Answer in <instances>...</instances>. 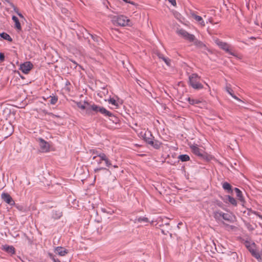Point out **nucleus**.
<instances>
[{
	"label": "nucleus",
	"mask_w": 262,
	"mask_h": 262,
	"mask_svg": "<svg viewBox=\"0 0 262 262\" xmlns=\"http://www.w3.org/2000/svg\"><path fill=\"white\" fill-rule=\"evenodd\" d=\"M190 148L192 152L196 156L203 157L204 155V150L199 148L198 145L193 144L190 145Z\"/></svg>",
	"instance_id": "11"
},
{
	"label": "nucleus",
	"mask_w": 262,
	"mask_h": 262,
	"mask_svg": "<svg viewBox=\"0 0 262 262\" xmlns=\"http://www.w3.org/2000/svg\"><path fill=\"white\" fill-rule=\"evenodd\" d=\"M187 100L190 104L194 105L201 103V101L198 99H194L191 98H188Z\"/></svg>",
	"instance_id": "28"
},
{
	"label": "nucleus",
	"mask_w": 262,
	"mask_h": 262,
	"mask_svg": "<svg viewBox=\"0 0 262 262\" xmlns=\"http://www.w3.org/2000/svg\"><path fill=\"white\" fill-rule=\"evenodd\" d=\"M140 137H142L146 143L150 144L156 149L160 148L161 143L157 140H154V137L151 135L150 132L148 130H141L139 133Z\"/></svg>",
	"instance_id": "1"
},
{
	"label": "nucleus",
	"mask_w": 262,
	"mask_h": 262,
	"mask_svg": "<svg viewBox=\"0 0 262 262\" xmlns=\"http://www.w3.org/2000/svg\"><path fill=\"white\" fill-rule=\"evenodd\" d=\"M108 102L115 106H118L119 104L121 103L119 102V100H118V101L116 100L113 98H111L110 99H108Z\"/></svg>",
	"instance_id": "27"
},
{
	"label": "nucleus",
	"mask_w": 262,
	"mask_h": 262,
	"mask_svg": "<svg viewBox=\"0 0 262 262\" xmlns=\"http://www.w3.org/2000/svg\"><path fill=\"white\" fill-rule=\"evenodd\" d=\"M93 154H96L95 156H94L93 157V159H95L97 157H99L100 158L101 160H103V161H104L105 165L107 167H110L112 165V164L111 163V161L110 160V159L108 158V157L106 156V155L103 152H98L96 151V152L93 151Z\"/></svg>",
	"instance_id": "7"
},
{
	"label": "nucleus",
	"mask_w": 262,
	"mask_h": 262,
	"mask_svg": "<svg viewBox=\"0 0 262 262\" xmlns=\"http://www.w3.org/2000/svg\"><path fill=\"white\" fill-rule=\"evenodd\" d=\"M126 3H128L129 4H131L132 5H135V3H134V2L133 1H125Z\"/></svg>",
	"instance_id": "41"
},
{
	"label": "nucleus",
	"mask_w": 262,
	"mask_h": 262,
	"mask_svg": "<svg viewBox=\"0 0 262 262\" xmlns=\"http://www.w3.org/2000/svg\"><path fill=\"white\" fill-rule=\"evenodd\" d=\"M173 13L174 15L175 16V17H177V18H178L180 16V14L177 11H173Z\"/></svg>",
	"instance_id": "39"
},
{
	"label": "nucleus",
	"mask_w": 262,
	"mask_h": 262,
	"mask_svg": "<svg viewBox=\"0 0 262 262\" xmlns=\"http://www.w3.org/2000/svg\"><path fill=\"white\" fill-rule=\"evenodd\" d=\"M77 106L82 110H85L86 114H90V103L86 101L79 102L77 103Z\"/></svg>",
	"instance_id": "8"
},
{
	"label": "nucleus",
	"mask_w": 262,
	"mask_h": 262,
	"mask_svg": "<svg viewBox=\"0 0 262 262\" xmlns=\"http://www.w3.org/2000/svg\"><path fill=\"white\" fill-rule=\"evenodd\" d=\"M161 231L162 232L163 234H165V235H166L167 233L168 232V231H167V232H165V231L164 230V229H161Z\"/></svg>",
	"instance_id": "42"
},
{
	"label": "nucleus",
	"mask_w": 262,
	"mask_h": 262,
	"mask_svg": "<svg viewBox=\"0 0 262 262\" xmlns=\"http://www.w3.org/2000/svg\"><path fill=\"white\" fill-rule=\"evenodd\" d=\"M257 215H258V216L259 217V219L262 220V215H260L258 214H257Z\"/></svg>",
	"instance_id": "46"
},
{
	"label": "nucleus",
	"mask_w": 262,
	"mask_h": 262,
	"mask_svg": "<svg viewBox=\"0 0 262 262\" xmlns=\"http://www.w3.org/2000/svg\"><path fill=\"white\" fill-rule=\"evenodd\" d=\"M223 219L229 223H233L236 220L235 216L231 213H224L222 214Z\"/></svg>",
	"instance_id": "12"
},
{
	"label": "nucleus",
	"mask_w": 262,
	"mask_h": 262,
	"mask_svg": "<svg viewBox=\"0 0 262 262\" xmlns=\"http://www.w3.org/2000/svg\"><path fill=\"white\" fill-rule=\"evenodd\" d=\"M70 61L71 63L70 64V66L71 68L75 69L78 66V64L75 61L70 60Z\"/></svg>",
	"instance_id": "32"
},
{
	"label": "nucleus",
	"mask_w": 262,
	"mask_h": 262,
	"mask_svg": "<svg viewBox=\"0 0 262 262\" xmlns=\"http://www.w3.org/2000/svg\"><path fill=\"white\" fill-rule=\"evenodd\" d=\"M166 225L169 226V224L168 223H167V224H166Z\"/></svg>",
	"instance_id": "53"
},
{
	"label": "nucleus",
	"mask_w": 262,
	"mask_h": 262,
	"mask_svg": "<svg viewBox=\"0 0 262 262\" xmlns=\"http://www.w3.org/2000/svg\"><path fill=\"white\" fill-rule=\"evenodd\" d=\"M39 146L40 150L42 152H48L49 150V144L41 138L39 139Z\"/></svg>",
	"instance_id": "10"
},
{
	"label": "nucleus",
	"mask_w": 262,
	"mask_h": 262,
	"mask_svg": "<svg viewBox=\"0 0 262 262\" xmlns=\"http://www.w3.org/2000/svg\"><path fill=\"white\" fill-rule=\"evenodd\" d=\"M135 223H147L149 222L148 219L145 217H140L139 218H136L134 221Z\"/></svg>",
	"instance_id": "23"
},
{
	"label": "nucleus",
	"mask_w": 262,
	"mask_h": 262,
	"mask_svg": "<svg viewBox=\"0 0 262 262\" xmlns=\"http://www.w3.org/2000/svg\"><path fill=\"white\" fill-rule=\"evenodd\" d=\"M48 114H49L50 116H52L53 118L55 117H57V116H56V115H54V114H52V113H48Z\"/></svg>",
	"instance_id": "43"
},
{
	"label": "nucleus",
	"mask_w": 262,
	"mask_h": 262,
	"mask_svg": "<svg viewBox=\"0 0 262 262\" xmlns=\"http://www.w3.org/2000/svg\"><path fill=\"white\" fill-rule=\"evenodd\" d=\"M249 3H248V4H247V3L246 4V5H247V6H249Z\"/></svg>",
	"instance_id": "54"
},
{
	"label": "nucleus",
	"mask_w": 262,
	"mask_h": 262,
	"mask_svg": "<svg viewBox=\"0 0 262 262\" xmlns=\"http://www.w3.org/2000/svg\"><path fill=\"white\" fill-rule=\"evenodd\" d=\"M33 67L30 62H26L20 66V70L25 74H28Z\"/></svg>",
	"instance_id": "9"
},
{
	"label": "nucleus",
	"mask_w": 262,
	"mask_h": 262,
	"mask_svg": "<svg viewBox=\"0 0 262 262\" xmlns=\"http://www.w3.org/2000/svg\"><path fill=\"white\" fill-rule=\"evenodd\" d=\"M112 21L115 25L120 26H130L132 25L130 20L124 15H117L111 17Z\"/></svg>",
	"instance_id": "2"
},
{
	"label": "nucleus",
	"mask_w": 262,
	"mask_h": 262,
	"mask_svg": "<svg viewBox=\"0 0 262 262\" xmlns=\"http://www.w3.org/2000/svg\"><path fill=\"white\" fill-rule=\"evenodd\" d=\"M106 2H107V3H107V4H104V5H106V7H107V8H108V5H107V4L110 5V3H109L108 1H106Z\"/></svg>",
	"instance_id": "47"
},
{
	"label": "nucleus",
	"mask_w": 262,
	"mask_h": 262,
	"mask_svg": "<svg viewBox=\"0 0 262 262\" xmlns=\"http://www.w3.org/2000/svg\"><path fill=\"white\" fill-rule=\"evenodd\" d=\"M18 15L20 17H21V18H24V17L23 15H22V14H21L20 13H18Z\"/></svg>",
	"instance_id": "44"
},
{
	"label": "nucleus",
	"mask_w": 262,
	"mask_h": 262,
	"mask_svg": "<svg viewBox=\"0 0 262 262\" xmlns=\"http://www.w3.org/2000/svg\"><path fill=\"white\" fill-rule=\"evenodd\" d=\"M3 250L8 253L13 254L15 253V248L12 246L5 245L3 247Z\"/></svg>",
	"instance_id": "16"
},
{
	"label": "nucleus",
	"mask_w": 262,
	"mask_h": 262,
	"mask_svg": "<svg viewBox=\"0 0 262 262\" xmlns=\"http://www.w3.org/2000/svg\"><path fill=\"white\" fill-rule=\"evenodd\" d=\"M0 36L4 39L7 40L9 41H12V39L10 36L6 33H2L0 34Z\"/></svg>",
	"instance_id": "24"
},
{
	"label": "nucleus",
	"mask_w": 262,
	"mask_h": 262,
	"mask_svg": "<svg viewBox=\"0 0 262 262\" xmlns=\"http://www.w3.org/2000/svg\"><path fill=\"white\" fill-rule=\"evenodd\" d=\"M168 2L170 4V6L175 7L177 5L176 1H168Z\"/></svg>",
	"instance_id": "37"
},
{
	"label": "nucleus",
	"mask_w": 262,
	"mask_h": 262,
	"mask_svg": "<svg viewBox=\"0 0 262 262\" xmlns=\"http://www.w3.org/2000/svg\"><path fill=\"white\" fill-rule=\"evenodd\" d=\"M55 252L56 254L61 256H64L68 253L67 250L62 247H57L55 249Z\"/></svg>",
	"instance_id": "14"
},
{
	"label": "nucleus",
	"mask_w": 262,
	"mask_h": 262,
	"mask_svg": "<svg viewBox=\"0 0 262 262\" xmlns=\"http://www.w3.org/2000/svg\"><path fill=\"white\" fill-rule=\"evenodd\" d=\"M214 41L216 45L218 46L221 49L232 56H235V54L231 51L230 46L227 42L222 41L217 38L215 39Z\"/></svg>",
	"instance_id": "5"
},
{
	"label": "nucleus",
	"mask_w": 262,
	"mask_h": 262,
	"mask_svg": "<svg viewBox=\"0 0 262 262\" xmlns=\"http://www.w3.org/2000/svg\"><path fill=\"white\" fill-rule=\"evenodd\" d=\"M227 198H228V202L232 205H234V206H236L237 205V202L235 200V199L230 196V195H228L227 196Z\"/></svg>",
	"instance_id": "29"
},
{
	"label": "nucleus",
	"mask_w": 262,
	"mask_h": 262,
	"mask_svg": "<svg viewBox=\"0 0 262 262\" xmlns=\"http://www.w3.org/2000/svg\"><path fill=\"white\" fill-rule=\"evenodd\" d=\"M157 56L158 57L161 59H162L163 61H164V62L168 66H171V60L167 57H164L162 54L160 53H158Z\"/></svg>",
	"instance_id": "17"
},
{
	"label": "nucleus",
	"mask_w": 262,
	"mask_h": 262,
	"mask_svg": "<svg viewBox=\"0 0 262 262\" xmlns=\"http://www.w3.org/2000/svg\"><path fill=\"white\" fill-rule=\"evenodd\" d=\"M61 215V213H59V215H58V217H60V216Z\"/></svg>",
	"instance_id": "51"
},
{
	"label": "nucleus",
	"mask_w": 262,
	"mask_h": 262,
	"mask_svg": "<svg viewBox=\"0 0 262 262\" xmlns=\"http://www.w3.org/2000/svg\"><path fill=\"white\" fill-rule=\"evenodd\" d=\"M66 11H67V10H66V9H64V10H63L62 12H63V13H66Z\"/></svg>",
	"instance_id": "49"
},
{
	"label": "nucleus",
	"mask_w": 262,
	"mask_h": 262,
	"mask_svg": "<svg viewBox=\"0 0 262 262\" xmlns=\"http://www.w3.org/2000/svg\"><path fill=\"white\" fill-rule=\"evenodd\" d=\"M256 25H259V23L262 24V15L259 14L256 17V20L255 21Z\"/></svg>",
	"instance_id": "31"
},
{
	"label": "nucleus",
	"mask_w": 262,
	"mask_h": 262,
	"mask_svg": "<svg viewBox=\"0 0 262 262\" xmlns=\"http://www.w3.org/2000/svg\"><path fill=\"white\" fill-rule=\"evenodd\" d=\"M247 228L250 231H252L253 230H254V228L253 227L249 224V223H246L245 224Z\"/></svg>",
	"instance_id": "33"
},
{
	"label": "nucleus",
	"mask_w": 262,
	"mask_h": 262,
	"mask_svg": "<svg viewBox=\"0 0 262 262\" xmlns=\"http://www.w3.org/2000/svg\"><path fill=\"white\" fill-rule=\"evenodd\" d=\"M249 250L251 253L252 255L254 256L256 258L258 259L260 257V255L259 253L257 252L256 249H255L253 247H250L249 248Z\"/></svg>",
	"instance_id": "21"
},
{
	"label": "nucleus",
	"mask_w": 262,
	"mask_h": 262,
	"mask_svg": "<svg viewBox=\"0 0 262 262\" xmlns=\"http://www.w3.org/2000/svg\"><path fill=\"white\" fill-rule=\"evenodd\" d=\"M223 188L224 190L227 191L228 193L232 192V189L231 185L228 182H224L223 183Z\"/></svg>",
	"instance_id": "19"
},
{
	"label": "nucleus",
	"mask_w": 262,
	"mask_h": 262,
	"mask_svg": "<svg viewBox=\"0 0 262 262\" xmlns=\"http://www.w3.org/2000/svg\"><path fill=\"white\" fill-rule=\"evenodd\" d=\"M12 19L13 20V21L15 23V27L17 29L20 30L21 29V27L20 24L17 17H16L15 16L13 15L12 17Z\"/></svg>",
	"instance_id": "18"
},
{
	"label": "nucleus",
	"mask_w": 262,
	"mask_h": 262,
	"mask_svg": "<svg viewBox=\"0 0 262 262\" xmlns=\"http://www.w3.org/2000/svg\"><path fill=\"white\" fill-rule=\"evenodd\" d=\"M222 214H223V212L220 211H216L213 212V216L215 220L218 222H221L222 223L224 224V223L222 221Z\"/></svg>",
	"instance_id": "15"
},
{
	"label": "nucleus",
	"mask_w": 262,
	"mask_h": 262,
	"mask_svg": "<svg viewBox=\"0 0 262 262\" xmlns=\"http://www.w3.org/2000/svg\"><path fill=\"white\" fill-rule=\"evenodd\" d=\"M226 91L231 96L233 94L232 93V90L228 86L226 87Z\"/></svg>",
	"instance_id": "35"
},
{
	"label": "nucleus",
	"mask_w": 262,
	"mask_h": 262,
	"mask_svg": "<svg viewBox=\"0 0 262 262\" xmlns=\"http://www.w3.org/2000/svg\"><path fill=\"white\" fill-rule=\"evenodd\" d=\"M50 258L52 259L53 262H60L58 259L56 258L55 256L52 255H50Z\"/></svg>",
	"instance_id": "34"
},
{
	"label": "nucleus",
	"mask_w": 262,
	"mask_h": 262,
	"mask_svg": "<svg viewBox=\"0 0 262 262\" xmlns=\"http://www.w3.org/2000/svg\"><path fill=\"white\" fill-rule=\"evenodd\" d=\"M105 169H106L105 168L100 167V168H97L95 169L94 171H95V172H97L101 170H105Z\"/></svg>",
	"instance_id": "36"
},
{
	"label": "nucleus",
	"mask_w": 262,
	"mask_h": 262,
	"mask_svg": "<svg viewBox=\"0 0 262 262\" xmlns=\"http://www.w3.org/2000/svg\"><path fill=\"white\" fill-rule=\"evenodd\" d=\"M103 160H101L100 158H99V160L98 161V164H100L101 163V162Z\"/></svg>",
	"instance_id": "45"
},
{
	"label": "nucleus",
	"mask_w": 262,
	"mask_h": 262,
	"mask_svg": "<svg viewBox=\"0 0 262 262\" xmlns=\"http://www.w3.org/2000/svg\"><path fill=\"white\" fill-rule=\"evenodd\" d=\"M89 107H90V114L92 113V111H93L96 113L100 112L102 114L106 116H111L112 115L110 112L108 111L103 107H100L94 104L91 105L90 103Z\"/></svg>",
	"instance_id": "4"
},
{
	"label": "nucleus",
	"mask_w": 262,
	"mask_h": 262,
	"mask_svg": "<svg viewBox=\"0 0 262 262\" xmlns=\"http://www.w3.org/2000/svg\"><path fill=\"white\" fill-rule=\"evenodd\" d=\"M192 16L193 18L198 22H199L202 26H205V23L203 20V18L201 16L196 15L194 14H192Z\"/></svg>",
	"instance_id": "22"
},
{
	"label": "nucleus",
	"mask_w": 262,
	"mask_h": 262,
	"mask_svg": "<svg viewBox=\"0 0 262 262\" xmlns=\"http://www.w3.org/2000/svg\"><path fill=\"white\" fill-rule=\"evenodd\" d=\"M15 12H16L17 14H18V13H19V12H18V11H17H17H16V10H15Z\"/></svg>",
	"instance_id": "50"
},
{
	"label": "nucleus",
	"mask_w": 262,
	"mask_h": 262,
	"mask_svg": "<svg viewBox=\"0 0 262 262\" xmlns=\"http://www.w3.org/2000/svg\"><path fill=\"white\" fill-rule=\"evenodd\" d=\"M179 159L182 162H186L189 160L190 158L187 155H181L179 156Z\"/></svg>",
	"instance_id": "26"
},
{
	"label": "nucleus",
	"mask_w": 262,
	"mask_h": 262,
	"mask_svg": "<svg viewBox=\"0 0 262 262\" xmlns=\"http://www.w3.org/2000/svg\"><path fill=\"white\" fill-rule=\"evenodd\" d=\"M96 41H98V39H99V38H97V37H96Z\"/></svg>",
	"instance_id": "52"
},
{
	"label": "nucleus",
	"mask_w": 262,
	"mask_h": 262,
	"mask_svg": "<svg viewBox=\"0 0 262 262\" xmlns=\"http://www.w3.org/2000/svg\"><path fill=\"white\" fill-rule=\"evenodd\" d=\"M234 99L239 101H241V99H239L238 98H237L236 96H235L234 94L232 95L231 96Z\"/></svg>",
	"instance_id": "40"
},
{
	"label": "nucleus",
	"mask_w": 262,
	"mask_h": 262,
	"mask_svg": "<svg viewBox=\"0 0 262 262\" xmlns=\"http://www.w3.org/2000/svg\"><path fill=\"white\" fill-rule=\"evenodd\" d=\"M234 191L236 193V196L238 198V200L241 202L244 201V198L242 195V191L237 188H234Z\"/></svg>",
	"instance_id": "20"
},
{
	"label": "nucleus",
	"mask_w": 262,
	"mask_h": 262,
	"mask_svg": "<svg viewBox=\"0 0 262 262\" xmlns=\"http://www.w3.org/2000/svg\"><path fill=\"white\" fill-rule=\"evenodd\" d=\"M1 196L2 199L7 204L10 205H13L14 204V201L9 194L6 193H3Z\"/></svg>",
	"instance_id": "13"
},
{
	"label": "nucleus",
	"mask_w": 262,
	"mask_h": 262,
	"mask_svg": "<svg viewBox=\"0 0 262 262\" xmlns=\"http://www.w3.org/2000/svg\"><path fill=\"white\" fill-rule=\"evenodd\" d=\"M50 98H51L50 101V103L53 105L55 104L58 100L57 97L55 96H50Z\"/></svg>",
	"instance_id": "30"
},
{
	"label": "nucleus",
	"mask_w": 262,
	"mask_h": 262,
	"mask_svg": "<svg viewBox=\"0 0 262 262\" xmlns=\"http://www.w3.org/2000/svg\"><path fill=\"white\" fill-rule=\"evenodd\" d=\"M113 167H114V168H118V165H113Z\"/></svg>",
	"instance_id": "48"
},
{
	"label": "nucleus",
	"mask_w": 262,
	"mask_h": 262,
	"mask_svg": "<svg viewBox=\"0 0 262 262\" xmlns=\"http://www.w3.org/2000/svg\"><path fill=\"white\" fill-rule=\"evenodd\" d=\"M177 33L184 39L189 41V42H192L195 40V36L193 34H189L184 29H181L177 30Z\"/></svg>",
	"instance_id": "6"
},
{
	"label": "nucleus",
	"mask_w": 262,
	"mask_h": 262,
	"mask_svg": "<svg viewBox=\"0 0 262 262\" xmlns=\"http://www.w3.org/2000/svg\"><path fill=\"white\" fill-rule=\"evenodd\" d=\"M5 59L4 54L2 53H0V60L2 61H3Z\"/></svg>",
	"instance_id": "38"
},
{
	"label": "nucleus",
	"mask_w": 262,
	"mask_h": 262,
	"mask_svg": "<svg viewBox=\"0 0 262 262\" xmlns=\"http://www.w3.org/2000/svg\"><path fill=\"white\" fill-rule=\"evenodd\" d=\"M200 77L196 74H192L189 77L190 85L194 89H201L203 85L200 82Z\"/></svg>",
	"instance_id": "3"
},
{
	"label": "nucleus",
	"mask_w": 262,
	"mask_h": 262,
	"mask_svg": "<svg viewBox=\"0 0 262 262\" xmlns=\"http://www.w3.org/2000/svg\"><path fill=\"white\" fill-rule=\"evenodd\" d=\"M192 42H194V44L198 46V47H200L201 48H206V46L201 41L197 40L195 38V40L194 41H193Z\"/></svg>",
	"instance_id": "25"
}]
</instances>
